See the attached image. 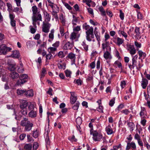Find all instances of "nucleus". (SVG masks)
<instances>
[{"label":"nucleus","instance_id":"62","mask_svg":"<svg viewBox=\"0 0 150 150\" xmlns=\"http://www.w3.org/2000/svg\"><path fill=\"white\" fill-rule=\"evenodd\" d=\"M27 137L28 141V142H30L31 141H34L33 138L31 137L30 135L29 134H28L27 135Z\"/></svg>","mask_w":150,"mask_h":150},{"label":"nucleus","instance_id":"18","mask_svg":"<svg viewBox=\"0 0 150 150\" xmlns=\"http://www.w3.org/2000/svg\"><path fill=\"white\" fill-rule=\"evenodd\" d=\"M139 28L136 26L134 30V33H136L135 35V37L139 38V39L141 38V36L140 35V33L139 32Z\"/></svg>","mask_w":150,"mask_h":150},{"label":"nucleus","instance_id":"45","mask_svg":"<svg viewBox=\"0 0 150 150\" xmlns=\"http://www.w3.org/2000/svg\"><path fill=\"white\" fill-rule=\"evenodd\" d=\"M11 25L14 27V29L16 30V21L15 20L11 21Z\"/></svg>","mask_w":150,"mask_h":150},{"label":"nucleus","instance_id":"49","mask_svg":"<svg viewBox=\"0 0 150 150\" xmlns=\"http://www.w3.org/2000/svg\"><path fill=\"white\" fill-rule=\"evenodd\" d=\"M83 28L85 29L86 30H87L89 29L90 26L89 25H87V23H85L83 24Z\"/></svg>","mask_w":150,"mask_h":150},{"label":"nucleus","instance_id":"32","mask_svg":"<svg viewBox=\"0 0 150 150\" xmlns=\"http://www.w3.org/2000/svg\"><path fill=\"white\" fill-rule=\"evenodd\" d=\"M80 103L78 101H77L75 103L74 105L72 106V108L75 110H77L79 107Z\"/></svg>","mask_w":150,"mask_h":150},{"label":"nucleus","instance_id":"8","mask_svg":"<svg viewBox=\"0 0 150 150\" xmlns=\"http://www.w3.org/2000/svg\"><path fill=\"white\" fill-rule=\"evenodd\" d=\"M74 46V42L70 43L69 42L65 43L63 47V49L64 50H67L71 49Z\"/></svg>","mask_w":150,"mask_h":150},{"label":"nucleus","instance_id":"53","mask_svg":"<svg viewBox=\"0 0 150 150\" xmlns=\"http://www.w3.org/2000/svg\"><path fill=\"white\" fill-rule=\"evenodd\" d=\"M120 17L121 20H123L124 19V14L123 13L121 10H120Z\"/></svg>","mask_w":150,"mask_h":150},{"label":"nucleus","instance_id":"16","mask_svg":"<svg viewBox=\"0 0 150 150\" xmlns=\"http://www.w3.org/2000/svg\"><path fill=\"white\" fill-rule=\"evenodd\" d=\"M8 69L11 71H14L16 68V65L15 64L8 63Z\"/></svg>","mask_w":150,"mask_h":150},{"label":"nucleus","instance_id":"38","mask_svg":"<svg viewBox=\"0 0 150 150\" xmlns=\"http://www.w3.org/2000/svg\"><path fill=\"white\" fill-rule=\"evenodd\" d=\"M68 139L72 142H76L77 141V139L75 138L74 135H73L72 137L69 136L68 138Z\"/></svg>","mask_w":150,"mask_h":150},{"label":"nucleus","instance_id":"27","mask_svg":"<svg viewBox=\"0 0 150 150\" xmlns=\"http://www.w3.org/2000/svg\"><path fill=\"white\" fill-rule=\"evenodd\" d=\"M106 131L108 134H112L113 132L110 126H108L105 128Z\"/></svg>","mask_w":150,"mask_h":150},{"label":"nucleus","instance_id":"12","mask_svg":"<svg viewBox=\"0 0 150 150\" xmlns=\"http://www.w3.org/2000/svg\"><path fill=\"white\" fill-rule=\"evenodd\" d=\"M137 50L138 51V53L139 56V59H140L141 57H142L143 59H144L146 56V53L143 52L142 50H139V49H137Z\"/></svg>","mask_w":150,"mask_h":150},{"label":"nucleus","instance_id":"25","mask_svg":"<svg viewBox=\"0 0 150 150\" xmlns=\"http://www.w3.org/2000/svg\"><path fill=\"white\" fill-rule=\"evenodd\" d=\"M19 79L24 81V80L26 81V82L28 81V75L25 74H21L20 75Z\"/></svg>","mask_w":150,"mask_h":150},{"label":"nucleus","instance_id":"57","mask_svg":"<svg viewBox=\"0 0 150 150\" xmlns=\"http://www.w3.org/2000/svg\"><path fill=\"white\" fill-rule=\"evenodd\" d=\"M130 111L127 109L123 110L121 111L122 113L125 114L126 115H128L129 113H130Z\"/></svg>","mask_w":150,"mask_h":150},{"label":"nucleus","instance_id":"13","mask_svg":"<svg viewBox=\"0 0 150 150\" xmlns=\"http://www.w3.org/2000/svg\"><path fill=\"white\" fill-rule=\"evenodd\" d=\"M9 76L13 79H17L19 76V74L16 72H12L10 73Z\"/></svg>","mask_w":150,"mask_h":150},{"label":"nucleus","instance_id":"46","mask_svg":"<svg viewBox=\"0 0 150 150\" xmlns=\"http://www.w3.org/2000/svg\"><path fill=\"white\" fill-rule=\"evenodd\" d=\"M6 4L8 7V10L9 12L11 11L12 10V7L10 3H7Z\"/></svg>","mask_w":150,"mask_h":150},{"label":"nucleus","instance_id":"52","mask_svg":"<svg viewBox=\"0 0 150 150\" xmlns=\"http://www.w3.org/2000/svg\"><path fill=\"white\" fill-rule=\"evenodd\" d=\"M51 53H50L49 54H47L46 56V61L47 62V60L51 59L52 57V56L51 54Z\"/></svg>","mask_w":150,"mask_h":150},{"label":"nucleus","instance_id":"23","mask_svg":"<svg viewBox=\"0 0 150 150\" xmlns=\"http://www.w3.org/2000/svg\"><path fill=\"white\" fill-rule=\"evenodd\" d=\"M67 57L73 60V62H75L76 59L75 55L73 53L71 52L69 53L67 57Z\"/></svg>","mask_w":150,"mask_h":150},{"label":"nucleus","instance_id":"10","mask_svg":"<svg viewBox=\"0 0 150 150\" xmlns=\"http://www.w3.org/2000/svg\"><path fill=\"white\" fill-rule=\"evenodd\" d=\"M137 61L134 58L132 59V62L131 63H129L128 66L129 68L131 70H132L133 69H134V67L136 66V63Z\"/></svg>","mask_w":150,"mask_h":150},{"label":"nucleus","instance_id":"14","mask_svg":"<svg viewBox=\"0 0 150 150\" xmlns=\"http://www.w3.org/2000/svg\"><path fill=\"white\" fill-rule=\"evenodd\" d=\"M44 15V17L45 18V21H47V22L50 21L51 19V16L46 11L44 10L43 11Z\"/></svg>","mask_w":150,"mask_h":150},{"label":"nucleus","instance_id":"5","mask_svg":"<svg viewBox=\"0 0 150 150\" xmlns=\"http://www.w3.org/2000/svg\"><path fill=\"white\" fill-rule=\"evenodd\" d=\"M51 24L48 23L43 22V26L42 27V31L45 33H47L49 31Z\"/></svg>","mask_w":150,"mask_h":150},{"label":"nucleus","instance_id":"2","mask_svg":"<svg viewBox=\"0 0 150 150\" xmlns=\"http://www.w3.org/2000/svg\"><path fill=\"white\" fill-rule=\"evenodd\" d=\"M93 135V140L96 141H100L102 138V135L100 133H98L96 130L93 131V133H92Z\"/></svg>","mask_w":150,"mask_h":150},{"label":"nucleus","instance_id":"39","mask_svg":"<svg viewBox=\"0 0 150 150\" xmlns=\"http://www.w3.org/2000/svg\"><path fill=\"white\" fill-rule=\"evenodd\" d=\"M25 90H22L19 89H18L17 90V93L19 95H22L23 93L25 94Z\"/></svg>","mask_w":150,"mask_h":150},{"label":"nucleus","instance_id":"31","mask_svg":"<svg viewBox=\"0 0 150 150\" xmlns=\"http://www.w3.org/2000/svg\"><path fill=\"white\" fill-rule=\"evenodd\" d=\"M128 126L129 127L130 131H132L134 127V123L131 122H128L127 124Z\"/></svg>","mask_w":150,"mask_h":150},{"label":"nucleus","instance_id":"56","mask_svg":"<svg viewBox=\"0 0 150 150\" xmlns=\"http://www.w3.org/2000/svg\"><path fill=\"white\" fill-rule=\"evenodd\" d=\"M137 18L140 20H142L143 18V16L142 14L140 12H139L138 13Z\"/></svg>","mask_w":150,"mask_h":150},{"label":"nucleus","instance_id":"26","mask_svg":"<svg viewBox=\"0 0 150 150\" xmlns=\"http://www.w3.org/2000/svg\"><path fill=\"white\" fill-rule=\"evenodd\" d=\"M117 39V42L116 44L118 46H120L124 43V40L119 37H117L116 38Z\"/></svg>","mask_w":150,"mask_h":150},{"label":"nucleus","instance_id":"20","mask_svg":"<svg viewBox=\"0 0 150 150\" xmlns=\"http://www.w3.org/2000/svg\"><path fill=\"white\" fill-rule=\"evenodd\" d=\"M32 11H33V16H35L37 13L40 14V11H38V8L36 6H34L32 7Z\"/></svg>","mask_w":150,"mask_h":150},{"label":"nucleus","instance_id":"15","mask_svg":"<svg viewBox=\"0 0 150 150\" xmlns=\"http://www.w3.org/2000/svg\"><path fill=\"white\" fill-rule=\"evenodd\" d=\"M53 4H50L49 6H50L52 9V12L53 13H58L59 12V8L56 5V6H54L53 5Z\"/></svg>","mask_w":150,"mask_h":150},{"label":"nucleus","instance_id":"42","mask_svg":"<svg viewBox=\"0 0 150 150\" xmlns=\"http://www.w3.org/2000/svg\"><path fill=\"white\" fill-rule=\"evenodd\" d=\"M82 45L83 46V47L84 50L86 51H87L88 49V45L86 44L85 41L83 42Z\"/></svg>","mask_w":150,"mask_h":150},{"label":"nucleus","instance_id":"24","mask_svg":"<svg viewBox=\"0 0 150 150\" xmlns=\"http://www.w3.org/2000/svg\"><path fill=\"white\" fill-rule=\"evenodd\" d=\"M32 147V144L31 143L26 144L24 146L23 150H31Z\"/></svg>","mask_w":150,"mask_h":150},{"label":"nucleus","instance_id":"35","mask_svg":"<svg viewBox=\"0 0 150 150\" xmlns=\"http://www.w3.org/2000/svg\"><path fill=\"white\" fill-rule=\"evenodd\" d=\"M39 147L38 143L37 142H33V150H36Z\"/></svg>","mask_w":150,"mask_h":150},{"label":"nucleus","instance_id":"47","mask_svg":"<svg viewBox=\"0 0 150 150\" xmlns=\"http://www.w3.org/2000/svg\"><path fill=\"white\" fill-rule=\"evenodd\" d=\"M50 49V51L49 52V53H51L54 54V52L55 51H56L57 50V49L54 47H50L48 48V51H49V50Z\"/></svg>","mask_w":150,"mask_h":150},{"label":"nucleus","instance_id":"41","mask_svg":"<svg viewBox=\"0 0 150 150\" xmlns=\"http://www.w3.org/2000/svg\"><path fill=\"white\" fill-rule=\"evenodd\" d=\"M28 109L29 110H34L35 107L33 104L31 103H30L29 105L28 104Z\"/></svg>","mask_w":150,"mask_h":150},{"label":"nucleus","instance_id":"44","mask_svg":"<svg viewBox=\"0 0 150 150\" xmlns=\"http://www.w3.org/2000/svg\"><path fill=\"white\" fill-rule=\"evenodd\" d=\"M89 127L91 128L90 130V133L91 135L92 134V133H93V126L91 123H90L88 125Z\"/></svg>","mask_w":150,"mask_h":150},{"label":"nucleus","instance_id":"51","mask_svg":"<svg viewBox=\"0 0 150 150\" xmlns=\"http://www.w3.org/2000/svg\"><path fill=\"white\" fill-rule=\"evenodd\" d=\"M63 4L69 10H71L72 9V7L68 3L66 2H63Z\"/></svg>","mask_w":150,"mask_h":150},{"label":"nucleus","instance_id":"43","mask_svg":"<svg viewBox=\"0 0 150 150\" xmlns=\"http://www.w3.org/2000/svg\"><path fill=\"white\" fill-rule=\"evenodd\" d=\"M114 64H115L117 65L118 67L119 68H120L122 69V64L120 62H119L117 60L114 63Z\"/></svg>","mask_w":150,"mask_h":150},{"label":"nucleus","instance_id":"4","mask_svg":"<svg viewBox=\"0 0 150 150\" xmlns=\"http://www.w3.org/2000/svg\"><path fill=\"white\" fill-rule=\"evenodd\" d=\"M42 16L40 14H38L37 17L36 16H33L32 17L33 24L35 28L37 27L36 22L38 21H42Z\"/></svg>","mask_w":150,"mask_h":150},{"label":"nucleus","instance_id":"48","mask_svg":"<svg viewBox=\"0 0 150 150\" xmlns=\"http://www.w3.org/2000/svg\"><path fill=\"white\" fill-rule=\"evenodd\" d=\"M27 109H23V110H20V112H21L22 115H26L27 114Z\"/></svg>","mask_w":150,"mask_h":150},{"label":"nucleus","instance_id":"60","mask_svg":"<svg viewBox=\"0 0 150 150\" xmlns=\"http://www.w3.org/2000/svg\"><path fill=\"white\" fill-rule=\"evenodd\" d=\"M124 107V105L123 104H121L117 107V108L116 109V110L119 111L122 109Z\"/></svg>","mask_w":150,"mask_h":150},{"label":"nucleus","instance_id":"33","mask_svg":"<svg viewBox=\"0 0 150 150\" xmlns=\"http://www.w3.org/2000/svg\"><path fill=\"white\" fill-rule=\"evenodd\" d=\"M26 82V81L25 80H24V81H23V80L19 79L17 81L16 84L18 86H21L22 85H23L24 83Z\"/></svg>","mask_w":150,"mask_h":150},{"label":"nucleus","instance_id":"64","mask_svg":"<svg viewBox=\"0 0 150 150\" xmlns=\"http://www.w3.org/2000/svg\"><path fill=\"white\" fill-rule=\"evenodd\" d=\"M115 103V100L113 99H111L109 103V105L110 106L112 107L113 105Z\"/></svg>","mask_w":150,"mask_h":150},{"label":"nucleus","instance_id":"34","mask_svg":"<svg viewBox=\"0 0 150 150\" xmlns=\"http://www.w3.org/2000/svg\"><path fill=\"white\" fill-rule=\"evenodd\" d=\"M59 19L61 21V22L63 24H65L66 21L65 18L64 17L63 14H62L60 16Z\"/></svg>","mask_w":150,"mask_h":150},{"label":"nucleus","instance_id":"9","mask_svg":"<svg viewBox=\"0 0 150 150\" xmlns=\"http://www.w3.org/2000/svg\"><path fill=\"white\" fill-rule=\"evenodd\" d=\"M141 76L142 77V81L141 85L143 89H145L148 84V81L146 79L144 78L142 74H141Z\"/></svg>","mask_w":150,"mask_h":150},{"label":"nucleus","instance_id":"22","mask_svg":"<svg viewBox=\"0 0 150 150\" xmlns=\"http://www.w3.org/2000/svg\"><path fill=\"white\" fill-rule=\"evenodd\" d=\"M28 105V103L26 101L24 102L20 105V108L21 110L27 109V107Z\"/></svg>","mask_w":150,"mask_h":150},{"label":"nucleus","instance_id":"50","mask_svg":"<svg viewBox=\"0 0 150 150\" xmlns=\"http://www.w3.org/2000/svg\"><path fill=\"white\" fill-rule=\"evenodd\" d=\"M58 56L62 58H64L65 57L64 53L62 51H60L58 52Z\"/></svg>","mask_w":150,"mask_h":150},{"label":"nucleus","instance_id":"11","mask_svg":"<svg viewBox=\"0 0 150 150\" xmlns=\"http://www.w3.org/2000/svg\"><path fill=\"white\" fill-rule=\"evenodd\" d=\"M11 56L13 58L19 59L20 56L19 51L18 50L13 51Z\"/></svg>","mask_w":150,"mask_h":150},{"label":"nucleus","instance_id":"55","mask_svg":"<svg viewBox=\"0 0 150 150\" xmlns=\"http://www.w3.org/2000/svg\"><path fill=\"white\" fill-rule=\"evenodd\" d=\"M103 107L102 106L99 105V107L97 108V110L98 111L100 112H103Z\"/></svg>","mask_w":150,"mask_h":150},{"label":"nucleus","instance_id":"36","mask_svg":"<svg viewBox=\"0 0 150 150\" xmlns=\"http://www.w3.org/2000/svg\"><path fill=\"white\" fill-rule=\"evenodd\" d=\"M65 73L66 75V76L67 77H71V72L69 70L67 69L65 71Z\"/></svg>","mask_w":150,"mask_h":150},{"label":"nucleus","instance_id":"61","mask_svg":"<svg viewBox=\"0 0 150 150\" xmlns=\"http://www.w3.org/2000/svg\"><path fill=\"white\" fill-rule=\"evenodd\" d=\"M5 3L2 1H0V8L1 9L2 8H4V7L5 6Z\"/></svg>","mask_w":150,"mask_h":150},{"label":"nucleus","instance_id":"58","mask_svg":"<svg viewBox=\"0 0 150 150\" xmlns=\"http://www.w3.org/2000/svg\"><path fill=\"white\" fill-rule=\"evenodd\" d=\"M136 52V50L135 48H133V49L130 50L129 51V53L131 55H133Z\"/></svg>","mask_w":150,"mask_h":150},{"label":"nucleus","instance_id":"21","mask_svg":"<svg viewBox=\"0 0 150 150\" xmlns=\"http://www.w3.org/2000/svg\"><path fill=\"white\" fill-rule=\"evenodd\" d=\"M24 95L27 97H30L31 96H33V90H30L27 91H25Z\"/></svg>","mask_w":150,"mask_h":150},{"label":"nucleus","instance_id":"17","mask_svg":"<svg viewBox=\"0 0 150 150\" xmlns=\"http://www.w3.org/2000/svg\"><path fill=\"white\" fill-rule=\"evenodd\" d=\"M29 116L31 118H34L36 117L37 112L36 111L32 110L29 113Z\"/></svg>","mask_w":150,"mask_h":150},{"label":"nucleus","instance_id":"28","mask_svg":"<svg viewBox=\"0 0 150 150\" xmlns=\"http://www.w3.org/2000/svg\"><path fill=\"white\" fill-rule=\"evenodd\" d=\"M77 99V96H71L70 97V103L72 104H74L75 102H76Z\"/></svg>","mask_w":150,"mask_h":150},{"label":"nucleus","instance_id":"40","mask_svg":"<svg viewBox=\"0 0 150 150\" xmlns=\"http://www.w3.org/2000/svg\"><path fill=\"white\" fill-rule=\"evenodd\" d=\"M74 82L77 84L78 85H81L82 84V81L80 79H75Z\"/></svg>","mask_w":150,"mask_h":150},{"label":"nucleus","instance_id":"63","mask_svg":"<svg viewBox=\"0 0 150 150\" xmlns=\"http://www.w3.org/2000/svg\"><path fill=\"white\" fill-rule=\"evenodd\" d=\"M74 7L76 11H79V8L78 4H75L74 6Z\"/></svg>","mask_w":150,"mask_h":150},{"label":"nucleus","instance_id":"7","mask_svg":"<svg viewBox=\"0 0 150 150\" xmlns=\"http://www.w3.org/2000/svg\"><path fill=\"white\" fill-rule=\"evenodd\" d=\"M87 30V31H86V38L87 40L90 42L91 41V39L90 38V35L93 33V28L92 27H91L90 29Z\"/></svg>","mask_w":150,"mask_h":150},{"label":"nucleus","instance_id":"37","mask_svg":"<svg viewBox=\"0 0 150 150\" xmlns=\"http://www.w3.org/2000/svg\"><path fill=\"white\" fill-rule=\"evenodd\" d=\"M76 33L74 32H72L71 35L70 37V39L72 40H73L76 38Z\"/></svg>","mask_w":150,"mask_h":150},{"label":"nucleus","instance_id":"30","mask_svg":"<svg viewBox=\"0 0 150 150\" xmlns=\"http://www.w3.org/2000/svg\"><path fill=\"white\" fill-rule=\"evenodd\" d=\"M39 131L37 129H36L35 131L34 130L33 131V136L35 138H37L39 135Z\"/></svg>","mask_w":150,"mask_h":150},{"label":"nucleus","instance_id":"3","mask_svg":"<svg viewBox=\"0 0 150 150\" xmlns=\"http://www.w3.org/2000/svg\"><path fill=\"white\" fill-rule=\"evenodd\" d=\"M11 50V48L7 47L5 44L0 45V53L1 54L5 55L7 52L10 51Z\"/></svg>","mask_w":150,"mask_h":150},{"label":"nucleus","instance_id":"1","mask_svg":"<svg viewBox=\"0 0 150 150\" xmlns=\"http://www.w3.org/2000/svg\"><path fill=\"white\" fill-rule=\"evenodd\" d=\"M20 125L25 127L24 130L25 131H30L33 126V124L26 118H24L23 120L21 121Z\"/></svg>","mask_w":150,"mask_h":150},{"label":"nucleus","instance_id":"29","mask_svg":"<svg viewBox=\"0 0 150 150\" xmlns=\"http://www.w3.org/2000/svg\"><path fill=\"white\" fill-rule=\"evenodd\" d=\"M76 122L77 125L79 126V127L80 128V125L82 123L81 118L80 117H77L76 120Z\"/></svg>","mask_w":150,"mask_h":150},{"label":"nucleus","instance_id":"59","mask_svg":"<svg viewBox=\"0 0 150 150\" xmlns=\"http://www.w3.org/2000/svg\"><path fill=\"white\" fill-rule=\"evenodd\" d=\"M49 38L50 39H51V40H50V39H49L48 40V41L49 42H51L52 40L54 38V34H51L50 33L49 35Z\"/></svg>","mask_w":150,"mask_h":150},{"label":"nucleus","instance_id":"54","mask_svg":"<svg viewBox=\"0 0 150 150\" xmlns=\"http://www.w3.org/2000/svg\"><path fill=\"white\" fill-rule=\"evenodd\" d=\"M126 84V82L125 80H122L121 81L120 86L122 89L125 87Z\"/></svg>","mask_w":150,"mask_h":150},{"label":"nucleus","instance_id":"6","mask_svg":"<svg viewBox=\"0 0 150 150\" xmlns=\"http://www.w3.org/2000/svg\"><path fill=\"white\" fill-rule=\"evenodd\" d=\"M136 148V145L134 142H132L131 143L128 142L126 148V150H129L131 148L132 150H135Z\"/></svg>","mask_w":150,"mask_h":150},{"label":"nucleus","instance_id":"19","mask_svg":"<svg viewBox=\"0 0 150 150\" xmlns=\"http://www.w3.org/2000/svg\"><path fill=\"white\" fill-rule=\"evenodd\" d=\"M103 57L106 60L111 59L112 58V57L110 53L108 51H106L104 53Z\"/></svg>","mask_w":150,"mask_h":150}]
</instances>
